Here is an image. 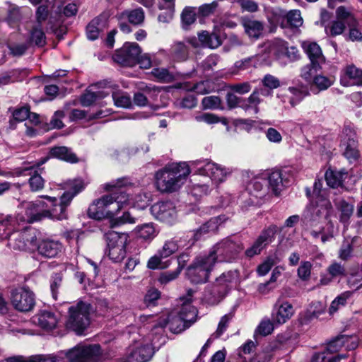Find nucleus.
<instances>
[{
    "mask_svg": "<svg viewBox=\"0 0 362 362\" xmlns=\"http://www.w3.org/2000/svg\"><path fill=\"white\" fill-rule=\"evenodd\" d=\"M49 153V156L52 158H56L71 163H76L78 162V158L76 155L66 146H55L52 148Z\"/></svg>",
    "mask_w": 362,
    "mask_h": 362,
    "instance_id": "obj_32",
    "label": "nucleus"
},
{
    "mask_svg": "<svg viewBox=\"0 0 362 362\" xmlns=\"http://www.w3.org/2000/svg\"><path fill=\"white\" fill-rule=\"evenodd\" d=\"M349 339L347 336L337 337L327 344V351L330 354L337 352L342 346H344L346 341Z\"/></svg>",
    "mask_w": 362,
    "mask_h": 362,
    "instance_id": "obj_56",
    "label": "nucleus"
},
{
    "mask_svg": "<svg viewBox=\"0 0 362 362\" xmlns=\"http://www.w3.org/2000/svg\"><path fill=\"white\" fill-rule=\"evenodd\" d=\"M278 263L277 257L275 256L267 257L257 268V273L259 276L267 275L272 268Z\"/></svg>",
    "mask_w": 362,
    "mask_h": 362,
    "instance_id": "obj_46",
    "label": "nucleus"
},
{
    "mask_svg": "<svg viewBox=\"0 0 362 362\" xmlns=\"http://www.w3.org/2000/svg\"><path fill=\"white\" fill-rule=\"evenodd\" d=\"M329 217V216L327 218H322L320 221H317L313 226L308 225L305 220L304 219L305 223L308 228L310 235L314 239L320 238L321 242L322 243H325L326 242L331 240L334 237L336 233L334 225L331 221H328L325 226L320 227L318 230L316 229L315 227L322 221L327 220Z\"/></svg>",
    "mask_w": 362,
    "mask_h": 362,
    "instance_id": "obj_19",
    "label": "nucleus"
},
{
    "mask_svg": "<svg viewBox=\"0 0 362 362\" xmlns=\"http://www.w3.org/2000/svg\"><path fill=\"white\" fill-rule=\"evenodd\" d=\"M139 323L144 327L146 326L148 329H154L156 328H163L166 325V319H161L156 315H140L138 319Z\"/></svg>",
    "mask_w": 362,
    "mask_h": 362,
    "instance_id": "obj_34",
    "label": "nucleus"
},
{
    "mask_svg": "<svg viewBox=\"0 0 362 362\" xmlns=\"http://www.w3.org/2000/svg\"><path fill=\"white\" fill-rule=\"evenodd\" d=\"M170 54L175 61H185L189 56V49L184 42L177 41L171 45Z\"/></svg>",
    "mask_w": 362,
    "mask_h": 362,
    "instance_id": "obj_35",
    "label": "nucleus"
},
{
    "mask_svg": "<svg viewBox=\"0 0 362 362\" xmlns=\"http://www.w3.org/2000/svg\"><path fill=\"white\" fill-rule=\"evenodd\" d=\"M37 23L30 33V40L39 47H42L45 42L44 40V32L42 24L45 22V6L40 5L36 11Z\"/></svg>",
    "mask_w": 362,
    "mask_h": 362,
    "instance_id": "obj_24",
    "label": "nucleus"
},
{
    "mask_svg": "<svg viewBox=\"0 0 362 362\" xmlns=\"http://www.w3.org/2000/svg\"><path fill=\"white\" fill-rule=\"evenodd\" d=\"M69 362H98L101 358V347L97 344L80 343L66 352Z\"/></svg>",
    "mask_w": 362,
    "mask_h": 362,
    "instance_id": "obj_8",
    "label": "nucleus"
},
{
    "mask_svg": "<svg viewBox=\"0 0 362 362\" xmlns=\"http://www.w3.org/2000/svg\"><path fill=\"white\" fill-rule=\"evenodd\" d=\"M288 91L291 94L289 103L292 107L299 104L309 94L308 90L303 87H289Z\"/></svg>",
    "mask_w": 362,
    "mask_h": 362,
    "instance_id": "obj_39",
    "label": "nucleus"
},
{
    "mask_svg": "<svg viewBox=\"0 0 362 362\" xmlns=\"http://www.w3.org/2000/svg\"><path fill=\"white\" fill-rule=\"evenodd\" d=\"M267 49L271 54L275 56L277 59L284 57V52L286 50L287 43L280 39H275L267 43Z\"/></svg>",
    "mask_w": 362,
    "mask_h": 362,
    "instance_id": "obj_37",
    "label": "nucleus"
},
{
    "mask_svg": "<svg viewBox=\"0 0 362 362\" xmlns=\"http://www.w3.org/2000/svg\"><path fill=\"white\" fill-rule=\"evenodd\" d=\"M276 231V226H271L263 230L251 247L245 250V255L248 257H252L260 254L262 250L272 242Z\"/></svg>",
    "mask_w": 362,
    "mask_h": 362,
    "instance_id": "obj_17",
    "label": "nucleus"
},
{
    "mask_svg": "<svg viewBox=\"0 0 362 362\" xmlns=\"http://www.w3.org/2000/svg\"><path fill=\"white\" fill-rule=\"evenodd\" d=\"M347 284L350 288L356 291L362 287V272L358 269L351 272L348 277Z\"/></svg>",
    "mask_w": 362,
    "mask_h": 362,
    "instance_id": "obj_51",
    "label": "nucleus"
},
{
    "mask_svg": "<svg viewBox=\"0 0 362 362\" xmlns=\"http://www.w3.org/2000/svg\"><path fill=\"white\" fill-rule=\"evenodd\" d=\"M164 257H161L159 255V252L157 251L156 254L152 256L147 262V267L150 269H164L168 266V261H163Z\"/></svg>",
    "mask_w": 362,
    "mask_h": 362,
    "instance_id": "obj_53",
    "label": "nucleus"
},
{
    "mask_svg": "<svg viewBox=\"0 0 362 362\" xmlns=\"http://www.w3.org/2000/svg\"><path fill=\"white\" fill-rule=\"evenodd\" d=\"M152 75L160 82L169 83L174 80V76L165 68H154Z\"/></svg>",
    "mask_w": 362,
    "mask_h": 362,
    "instance_id": "obj_50",
    "label": "nucleus"
},
{
    "mask_svg": "<svg viewBox=\"0 0 362 362\" xmlns=\"http://www.w3.org/2000/svg\"><path fill=\"white\" fill-rule=\"evenodd\" d=\"M228 88L236 93L243 95L249 93L252 88V86L250 82H243L230 84L228 86Z\"/></svg>",
    "mask_w": 362,
    "mask_h": 362,
    "instance_id": "obj_63",
    "label": "nucleus"
},
{
    "mask_svg": "<svg viewBox=\"0 0 362 362\" xmlns=\"http://www.w3.org/2000/svg\"><path fill=\"white\" fill-rule=\"evenodd\" d=\"M202 105L204 110H223L221 100L219 97L210 95L204 97L202 100Z\"/></svg>",
    "mask_w": 362,
    "mask_h": 362,
    "instance_id": "obj_48",
    "label": "nucleus"
},
{
    "mask_svg": "<svg viewBox=\"0 0 362 362\" xmlns=\"http://www.w3.org/2000/svg\"><path fill=\"white\" fill-rule=\"evenodd\" d=\"M352 291H345L335 298L329 308V313L332 315L335 313L341 307L346 305V300L352 296Z\"/></svg>",
    "mask_w": 362,
    "mask_h": 362,
    "instance_id": "obj_43",
    "label": "nucleus"
},
{
    "mask_svg": "<svg viewBox=\"0 0 362 362\" xmlns=\"http://www.w3.org/2000/svg\"><path fill=\"white\" fill-rule=\"evenodd\" d=\"M327 272L331 276L332 278H336L339 276H342L345 275L346 269L344 267L338 262H332L327 267Z\"/></svg>",
    "mask_w": 362,
    "mask_h": 362,
    "instance_id": "obj_62",
    "label": "nucleus"
},
{
    "mask_svg": "<svg viewBox=\"0 0 362 362\" xmlns=\"http://www.w3.org/2000/svg\"><path fill=\"white\" fill-rule=\"evenodd\" d=\"M226 221L224 216H218L211 218L209 221L202 224L199 228L191 232V238H193L192 245L199 240L203 235L215 232L219 226Z\"/></svg>",
    "mask_w": 362,
    "mask_h": 362,
    "instance_id": "obj_25",
    "label": "nucleus"
},
{
    "mask_svg": "<svg viewBox=\"0 0 362 362\" xmlns=\"http://www.w3.org/2000/svg\"><path fill=\"white\" fill-rule=\"evenodd\" d=\"M83 188L84 184L81 179L69 180L64 182V189L66 191L61 195L59 200L47 195V218L57 221L67 219V207Z\"/></svg>",
    "mask_w": 362,
    "mask_h": 362,
    "instance_id": "obj_2",
    "label": "nucleus"
},
{
    "mask_svg": "<svg viewBox=\"0 0 362 362\" xmlns=\"http://www.w3.org/2000/svg\"><path fill=\"white\" fill-rule=\"evenodd\" d=\"M136 231L139 238L146 241L152 240L157 235L156 230L153 223L138 226L136 228Z\"/></svg>",
    "mask_w": 362,
    "mask_h": 362,
    "instance_id": "obj_38",
    "label": "nucleus"
},
{
    "mask_svg": "<svg viewBox=\"0 0 362 362\" xmlns=\"http://www.w3.org/2000/svg\"><path fill=\"white\" fill-rule=\"evenodd\" d=\"M303 48L313 64L317 66L325 62L321 48L316 42H304Z\"/></svg>",
    "mask_w": 362,
    "mask_h": 362,
    "instance_id": "obj_28",
    "label": "nucleus"
},
{
    "mask_svg": "<svg viewBox=\"0 0 362 362\" xmlns=\"http://www.w3.org/2000/svg\"><path fill=\"white\" fill-rule=\"evenodd\" d=\"M13 247L14 250L35 253L34 258L39 261L45 257V245H39L35 234L21 233L14 240Z\"/></svg>",
    "mask_w": 362,
    "mask_h": 362,
    "instance_id": "obj_10",
    "label": "nucleus"
},
{
    "mask_svg": "<svg viewBox=\"0 0 362 362\" xmlns=\"http://www.w3.org/2000/svg\"><path fill=\"white\" fill-rule=\"evenodd\" d=\"M336 12L337 20L345 22L348 26H351L355 23L354 17L344 6H339Z\"/></svg>",
    "mask_w": 362,
    "mask_h": 362,
    "instance_id": "obj_61",
    "label": "nucleus"
},
{
    "mask_svg": "<svg viewBox=\"0 0 362 362\" xmlns=\"http://www.w3.org/2000/svg\"><path fill=\"white\" fill-rule=\"evenodd\" d=\"M341 141L344 156L350 161L356 160L358 157L356 134L350 129H345Z\"/></svg>",
    "mask_w": 362,
    "mask_h": 362,
    "instance_id": "obj_21",
    "label": "nucleus"
},
{
    "mask_svg": "<svg viewBox=\"0 0 362 362\" xmlns=\"http://www.w3.org/2000/svg\"><path fill=\"white\" fill-rule=\"evenodd\" d=\"M64 112L61 110H57L54 112L49 124H47V130L49 129H60L63 127L64 124L62 119L64 117Z\"/></svg>",
    "mask_w": 362,
    "mask_h": 362,
    "instance_id": "obj_64",
    "label": "nucleus"
},
{
    "mask_svg": "<svg viewBox=\"0 0 362 362\" xmlns=\"http://www.w3.org/2000/svg\"><path fill=\"white\" fill-rule=\"evenodd\" d=\"M306 195L311 198L310 204L304 212V218L308 225L313 226L317 221L327 218L332 212L330 201L327 197V192L322 188V181L316 180L311 195L309 188H306Z\"/></svg>",
    "mask_w": 362,
    "mask_h": 362,
    "instance_id": "obj_4",
    "label": "nucleus"
},
{
    "mask_svg": "<svg viewBox=\"0 0 362 362\" xmlns=\"http://www.w3.org/2000/svg\"><path fill=\"white\" fill-rule=\"evenodd\" d=\"M179 245L177 240L170 239L165 242L163 247L158 250L159 255L165 259L171 256L179 250Z\"/></svg>",
    "mask_w": 362,
    "mask_h": 362,
    "instance_id": "obj_44",
    "label": "nucleus"
},
{
    "mask_svg": "<svg viewBox=\"0 0 362 362\" xmlns=\"http://www.w3.org/2000/svg\"><path fill=\"white\" fill-rule=\"evenodd\" d=\"M114 104L118 107L128 108L132 106V100L129 95L124 92L117 90L112 95Z\"/></svg>",
    "mask_w": 362,
    "mask_h": 362,
    "instance_id": "obj_42",
    "label": "nucleus"
},
{
    "mask_svg": "<svg viewBox=\"0 0 362 362\" xmlns=\"http://www.w3.org/2000/svg\"><path fill=\"white\" fill-rule=\"evenodd\" d=\"M334 82V77L326 76L321 74L315 75L313 79V85L320 91L325 90Z\"/></svg>",
    "mask_w": 362,
    "mask_h": 362,
    "instance_id": "obj_45",
    "label": "nucleus"
},
{
    "mask_svg": "<svg viewBox=\"0 0 362 362\" xmlns=\"http://www.w3.org/2000/svg\"><path fill=\"white\" fill-rule=\"evenodd\" d=\"M28 183L32 192H37L44 187L45 180L37 170H35L28 180Z\"/></svg>",
    "mask_w": 362,
    "mask_h": 362,
    "instance_id": "obj_52",
    "label": "nucleus"
},
{
    "mask_svg": "<svg viewBox=\"0 0 362 362\" xmlns=\"http://www.w3.org/2000/svg\"><path fill=\"white\" fill-rule=\"evenodd\" d=\"M197 122H204L207 124H214L218 122L226 125L228 121L225 117L220 118L216 115L209 112L200 113L194 117Z\"/></svg>",
    "mask_w": 362,
    "mask_h": 362,
    "instance_id": "obj_41",
    "label": "nucleus"
},
{
    "mask_svg": "<svg viewBox=\"0 0 362 362\" xmlns=\"http://www.w3.org/2000/svg\"><path fill=\"white\" fill-rule=\"evenodd\" d=\"M188 313L186 315L182 313V315H170L166 319V325L168 324L170 330L173 333H180L188 328L193 322L196 321L197 310L196 308H187Z\"/></svg>",
    "mask_w": 362,
    "mask_h": 362,
    "instance_id": "obj_14",
    "label": "nucleus"
},
{
    "mask_svg": "<svg viewBox=\"0 0 362 362\" xmlns=\"http://www.w3.org/2000/svg\"><path fill=\"white\" fill-rule=\"evenodd\" d=\"M294 313L295 310L291 303L278 299L274 305L271 317L276 325H281L289 320Z\"/></svg>",
    "mask_w": 362,
    "mask_h": 362,
    "instance_id": "obj_18",
    "label": "nucleus"
},
{
    "mask_svg": "<svg viewBox=\"0 0 362 362\" xmlns=\"http://www.w3.org/2000/svg\"><path fill=\"white\" fill-rule=\"evenodd\" d=\"M243 250L241 241L233 236L225 238L216 243L208 253L197 256L187 269V276L194 284L208 281L216 262H231Z\"/></svg>",
    "mask_w": 362,
    "mask_h": 362,
    "instance_id": "obj_1",
    "label": "nucleus"
},
{
    "mask_svg": "<svg viewBox=\"0 0 362 362\" xmlns=\"http://www.w3.org/2000/svg\"><path fill=\"white\" fill-rule=\"evenodd\" d=\"M236 277L237 274L235 271L223 272L217 277L211 291L205 296L207 302L211 305L218 303L228 293Z\"/></svg>",
    "mask_w": 362,
    "mask_h": 362,
    "instance_id": "obj_7",
    "label": "nucleus"
},
{
    "mask_svg": "<svg viewBox=\"0 0 362 362\" xmlns=\"http://www.w3.org/2000/svg\"><path fill=\"white\" fill-rule=\"evenodd\" d=\"M337 205L341 211L340 221L343 223L347 222L353 214L354 206L344 199L339 200Z\"/></svg>",
    "mask_w": 362,
    "mask_h": 362,
    "instance_id": "obj_47",
    "label": "nucleus"
},
{
    "mask_svg": "<svg viewBox=\"0 0 362 362\" xmlns=\"http://www.w3.org/2000/svg\"><path fill=\"white\" fill-rule=\"evenodd\" d=\"M348 173L345 169H328L325 177L327 185L332 188L341 187L344 180L347 177Z\"/></svg>",
    "mask_w": 362,
    "mask_h": 362,
    "instance_id": "obj_29",
    "label": "nucleus"
},
{
    "mask_svg": "<svg viewBox=\"0 0 362 362\" xmlns=\"http://www.w3.org/2000/svg\"><path fill=\"white\" fill-rule=\"evenodd\" d=\"M122 18H127L133 25H138L144 21V12L142 8H136L132 11H126L121 14Z\"/></svg>",
    "mask_w": 362,
    "mask_h": 362,
    "instance_id": "obj_40",
    "label": "nucleus"
},
{
    "mask_svg": "<svg viewBox=\"0 0 362 362\" xmlns=\"http://www.w3.org/2000/svg\"><path fill=\"white\" fill-rule=\"evenodd\" d=\"M321 69V65H315L310 62V64H307L303 66L301 69L300 76L306 81H313L315 77V73Z\"/></svg>",
    "mask_w": 362,
    "mask_h": 362,
    "instance_id": "obj_55",
    "label": "nucleus"
},
{
    "mask_svg": "<svg viewBox=\"0 0 362 362\" xmlns=\"http://www.w3.org/2000/svg\"><path fill=\"white\" fill-rule=\"evenodd\" d=\"M153 354V348L148 343L134 344L125 358V362H147Z\"/></svg>",
    "mask_w": 362,
    "mask_h": 362,
    "instance_id": "obj_20",
    "label": "nucleus"
},
{
    "mask_svg": "<svg viewBox=\"0 0 362 362\" xmlns=\"http://www.w3.org/2000/svg\"><path fill=\"white\" fill-rule=\"evenodd\" d=\"M268 180L269 187L276 195H279L288 183L284 177V172L279 170H273L269 174Z\"/></svg>",
    "mask_w": 362,
    "mask_h": 362,
    "instance_id": "obj_30",
    "label": "nucleus"
},
{
    "mask_svg": "<svg viewBox=\"0 0 362 362\" xmlns=\"http://www.w3.org/2000/svg\"><path fill=\"white\" fill-rule=\"evenodd\" d=\"M129 235L125 233H118L114 230L106 233V240L110 258L115 262H121L126 256V246Z\"/></svg>",
    "mask_w": 362,
    "mask_h": 362,
    "instance_id": "obj_9",
    "label": "nucleus"
},
{
    "mask_svg": "<svg viewBox=\"0 0 362 362\" xmlns=\"http://www.w3.org/2000/svg\"><path fill=\"white\" fill-rule=\"evenodd\" d=\"M197 174L208 176L212 184L216 185L224 182L231 170L221 165L208 160H199L192 162Z\"/></svg>",
    "mask_w": 362,
    "mask_h": 362,
    "instance_id": "obj_6",
    "label": "nucleus"
},
{
    "mask_svg": "<svg viewBox=\"0 0 362 362\" xmlns=\"http://www.w3.org/2000/svg\"><path fill=\"white\" fill-rule=\"evenodd\" d=\"M282 15L286 16L288 23L292 27L298 28L303 24V18L298 10H292Z\"/></svg>",
    "mask_w": 362,
    "mask_h": 362,
    "instance_id": "obj_57",
    "label": "nucleus"
},
{
    "mask_svg": "<svg viewBox=\"0 0 362 362\" xmlns=\"http://www.w3.org/2000/svg\"><path fill=\"white\" fill-rule=\"evenodd\" d=\"M139 54L141 48L138 44L126 42L122 48L116 51L113 59L122 66H133L136 64Z\"/></svg>",
    "mask_w": 362,
    "mask_h": 362,
    "instance_id": "obj_13",
    "label": "nucleus"
},
{
    "mask_svg": "<svg viewBox=\"0 0 362 362\" xmlns=\"http://www.w3.org/2000/svg\"><path fill=\"white\" fill-rule=\"evenodd\" d=\"M11 303L21 312H28L35 306L34 293L28 289L22 288L11 293Z\"/></svg>",
    "mask_w": 362,
    "mask_h": 362,
    "instance_id": "obj_16",
    "label": "nucleus"
},
{
    "mask_svg": "<svg viewBox=\"0 0 362 362\" xmlns=\"http://www.w3.org/2000/svg\"><path fill=\"white\" fill-rule=\"evenodd\" d=\"M199 40L202 43V47L216 49L221 45L220 37L216 33H209L208 31H202L199 33Z\"/></svg>",
    "mask_w": 362,
    "mask_h": 362,
    "instance_id": "obj_36",
    "label": "nucleus"
},
{
    "mask_svg": "<svg viewBox=\"0 0 362 362\" xmlns=\"http://www.w3.org/2000/svg\"><path fill=\"white\" fill-rule=\"evenodd\" d=\"M340 83L345 87L362 86V69L354 65L346 67L340 78Z\"/></svg>",
    "mask_w": 362,
    "mask_h": 362,
    "instance_id": "obj_26",
    "label": "nucleus"
},
{
    "mask_svg": "<svg viewBox=\"0 0 362 362\" xmlns=\"http://www.w3.org/2000/svg\"><path fill=\"white\" fill-rule=\"evenodd\" d=\"M243 25L245 33L250 38L258 39L262 34L264 25L262 22L252 19H244Z\"/></svg>",
    "mask_w": 362,
    "mask_h": 362,
    "instance_id": "obj_33",
    "label": "nucleus"
},
{
    "mask_svg": "<svg viewBox=\"0 0 362 362\" xmlns=\"http://www.w3.org/2000/svg\"><path fill=\"white\" fill-rule=\"evenodd\" d=\"M2 362H45V356L42 354L33 355L29 357L18 356Z\"/></svg>",
    "mask_w": 362,
    "mask_h": 362,
    "instance_id": "obj_59",
    "label": "nucleus"
},
{
    "mask_svg": "<svg viewBox=\"0 0 362 362\" xmlns=\"http://www.w3.org/2000/svg\"><path fill=\"white\" fill-rule=\"evenodd\" d=\"M313 264L309 261H302L298 268V276L303 281H307L310 279Z\"/></svg>",
    "mask_w": 362,
    "mask_h": 362,
    "instance_id": "obj_58",
    "label": "nucleus"
},
{
    "mask_svg": "<svg viewBox=\"0 0 362 362\" xmlns=\"http://www.w3.org/2000/svg\"><path fill=\"white\" fill-rule=\"evenodd\" d=\"M49 153V156L52 158H56L71 163H76L78 162V158L76 155L66 146H55L52 148Z\"/></svg>",
    "mask_w": 362,
    "mask_h": 362,
    "instance_id": "obj_31",
    "label": "nucleus"
},
{
    "mask_svg": "<svg viewBox=\"0 0 362 362\" xmlns=\"http://www.w3.org/2000/svg\"><path fill=\"white\" fill-rule=\"evenodd\" d=\"M62 245L57 240H47V258L54 257L62 250Z\"/></svg>",
    "mask_w": 362,
    "mask_h": 362,
    "instance_id": "obj_60",
    "label": "nucleus"
},
{
    "mask_svg": "<svg viewBox=\"0 0 362 362\" xmlns=\"http://www.w3.org/2000/svg\"><path fill=\"white\" fill-rule=\"evenodd\" d=\"M262 99L259 97V91L254 90L247 98H242L239 107L249 115L257 114L259 111V105Z\"/></svg>",
    "mask_w": 362,
    "mask_h": 362,
    "instance_id": "obj_27",
    "label": "nucleus"
},
{
    "mask_svg": "<svg viewBox=\"0 0 362 362\" xmlns=\"http://www.w3.org/2000/svg\"><path fill=\"white\" fill-rule=\"evenodd\" d=\"M276 323L272 319L265 318L261 321L256 332L262 336H267L273 332Z\"/></svg>",
    "mask_w": 362,
    "mask_h": 362,
    "instance_id": "obj_54",
    "label": "nucleus"
},
{
    "mask_svg": "<svg viewBox=\"0 0 362 362\" xmlns=\"http://www.w3.org/2000/svg\"><path fill=\"white\" fill-rule=\"evenodd\" d=\"M110 15L107 12H104L93 18L86 26V35L90 40H95L98 38L100 33L103 32L108 24Z\"/></svg>",
    "mask_w": 362,
    "mask_h": 362,
    "instance_id": "obj_23",
    "label": "nucleus"
},
{
    "mask_svg": "<svg viewBox=\"0 0 362 362\" xmlns=\"http://www.w3.org/2000/svg\"><path fill=\"white\" fill-rule=\"evenodd\" d=\"M151 214L159 221L172 224L176 221L177 211L171 202H158L151 207Z\"/></svg>",
    "mask_w": 362,
    "mask_h": 362,
    "instance_id": "obj_15",
    "label": "nucleus"
},
{
    "mask_svg": "<svg viewBox=\"0 0 362 362\" xmlns=\"http://www.w3.org/2000/svg\"><path fill=\"white\" fill-rule=\"evenodd\" d=\"M127 180L122 177L112 180L105 185V189L106 190L112 191L118 189L108 194V197L112 199V206L115 210V215H117L122 209L131 204L129 195L120 189L122 187L127 185Z\"/></svg>",
    "mask_w": 362,
    "mask_h": 362,
    "instance_id": "obj_11",
    "label": "nucleus"
},
{
    "mask_svg": "<svg viewBox=\"0 0 362 362\" xmlns=\"http://www.w3.org/2000/svg\"><path fill=\"white\" fill-rule=\"evenodd\" d=\"M21 17L20 8L16 6H10L6 18L8 24L12 28L17 27Z\"/></svg>",
    "mask_w": 362,
    "mask_h": 362,
    "instance_id": "obj_49",
    "label": "nucleus"
},
{
    "mask_svg": "<svg viewBox=\"0 0 362 362\" xmlns=\"http://www.w3.org/2000/svg\"><path fill=\"white\" fill-rule=\"evenodd\" d=\"M190 167L186 162L172 163L156 173L157 189L162 192L178 190L190 174Z\"/></svg>",
    "mask_w": 362,
    "mask_h": 362,
    "instance_id": "obj_3",
    "label": "nucleus"
},
{
    "mask_svg": "<svg viewBox=\"0 0 362 362\" xmlns=\"http://www.w3.org/2000/svg\"><path fill=\"white\" fill-rule=\"evenodd\" d=\"M19 207L25 209V215L28 217L30 222L40 221L45 216V204L42 201L21 202Z\"/></svg>",
    "mask_w": 362,
    "mask_h": 362,
    "instance_id": "obj_22",
    "label": "nucleus"
},
{
    "mask_svg": "<svg viewBox=\"0 0 362 362\" xmlns=\"http://www.w3.org/2000/svg\"><path fill=\"white\" fill-rule=\"evenodd\" d=\"M91 305L89 303L78 301L69 308V317L66 327L81 335L90 325Z\"/></svg>",
    "mask_w": 362,
    "mask_h": 362,
    "instance_id": "obj_5",
    "label": "nucleus"
},
{
    "mask_svg": "<svg viewBox=\"0 0 362 362\" xmlns=\"http://www.w3.org/2000/svg\"><path fill=\"white\" fill-rule=\"evenodd\" d=\"M111 200L108 194L95 200L88 209V216L95 220L115 216V210L112 206Z\"/></svg>",
    "mask_w": 362,
    "mask_h": 362,
    "instance_id": "obj_12",
    "label": "nucleus"
}]
</instances>
